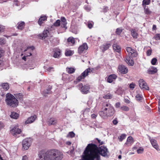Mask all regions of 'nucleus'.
<instances>
[{
	"instance_id": "nucleus-1",
	"label": "nucleus",
	"mask_w": 160,
	"mask_h": 160,
	"mask_svg": "<svg viewBox=\"0 0 160 160\" xmlns=\"http://www.w3.org/2000/svg\"><path fill=\"white\" fill-rule=\"evenodd\" d=\"M108 152L106 147L102 146L99 148L95 144H89L86 147L80 160H100L99 155L103 157L107 156Z\"/></svg>"
},
{
	"instance_id": "nucleus-2",
	"label": "nucleus",
	"mask_w": 160,
	"mask_h": 160,
	"mask_svg": "<svg viewBox=\"0 0 160 160\" xmlns=\"http://www.w3.org/2000/svg\"><path fill=\"white\" fill-rule=\"evenodd\" d=\"M38 156L42 160H62L63 157L62 152L55 149L41 150L39 152Z\"/></svg>"
},
{
	"instance_id": "nucleus-3",
	"label": "nucleus",
	"mask_w": 160,
	"mask_h": 160,
	"mask_svg": "<svg viewBox=\"0 0 160 160\" xmlns=\"http://www.w3.org/2000/svg\"><path fill=\"white\" fill-rule=\"evenodd\" d=\"M115 111L113 107L110 103L104 102L102 103L101 110L99 112L100 116L103 119L112 116Z\"/></svg>"
},
{
	"instance_id": "nucleus-4",
	"label": "nucleus",
	"mask_w": 160,
	"mask_h": 160,
	"mask_svg": "<svg viewBox=\"0 0 160 160\" xmlns=\"http://www.w3.org/2000/svg\"><path fill=\"white\" fill-rule=\"evenodd\" d=\"M5 101L7 104L10 107L14 108L18 105V100L10 93L6 94Z\"/></svg>"
},
{
	"instance_id": "nucleus-5",
	"label": "nucleus",
	"mask_w": 160,
	"mask_h": 160,
	"mask_svg": "<svg viewBox=\"0 0 160 160\" xmlns=\"http://www.w3.org/2000/svg\"><path fill=\"white\" fill-rule=\"evenodd\" d=\"M93 70L94 68H87L77 78V80L78 82L80 81L82 79H84L86 76L88 75L89 73H93Z\"/></svg>"
},
{
	"instance_id": "nucleus-6",
	"label": "nucleus",
	"mask_w": 160,
	"mask_h": 160,
	"mask_svg": "<svg viewBox=\"0 0 160 160\" xmlns=\"http://www.w3.org/2000/svg\"><path fill=\"white\" fill-rule=\"evenodd\" d=\"M78 87L83 94H86L89 92L90 86L88 84L83 85L82 83H80L78 85Z\"/></svg>"
},
{
	"instance_id": "nucleus-7",
	"label": "nucleus",
	"mask_w": 160,
	"mask_h": 160,
	"mask_svg": "<svg viewBox=\"0 0 160 160\" xmlns=\"http://www.w3.org/2000/svg\"><path fill=\"white\" fill-rule=\"evenodd\" d=\"M31 140L30 138H27L24 139L22 142L23 148L25 150L28 149L31 145Z\"/></svg>"
},
{
	"instance_id": "nucleus-8",
	"label": "nucleus",
	"mask_w": 160,
	"mask_h": 160,
	"mask_svg": "<svg viewBox=\"0 0 160 160\" xmlns=\"http://www.w3.org/2000/svg\"><path fill=\"white\" fill-rule=\"evenodd\" d=\"M126 50L128 52V56L132 57H136L138 54L136 51L130 47H127Z\"/></svg>"
},
{
	"instance_id": "nucleus-9",
	"label": "nucleus",
	"mask_w": 160,
	"mask_h": 160,
	"mask_svg": "<svg viewBox=\"0 0 160 160\" xmlns=\"http://www.w3.org/2000/svg\"><path fill=\"white\" fill-rule=\"evenodd\" d=\"M139 85L141 89L143 90H149V88L147 83L143 79H140L139 81Z\"/></svg>"
},
{
	"instance_id": "nucleus-10",
	"label": "nucleus",
	"mask_w": 160,
	"mask_h": 160,
	"mask_svg": "<svg viewBox=\"0 0 160 160\" xmlns=\"http://www.w3.org/2000/svg\"><path fill=\"white\" fill-rule=\"evenodd\" d=\"M10 132L12 135L15 136L18 134H20L21 132V130L18 127L16 126L11 129Z\"/></svg>"
},
{
	"instance_id": "nucleus-11",
	"label": "nucleus",
	"mask_w": 160,
	"mask_h": 160,
	"mask_svg": "<svg viewBox=\"0 0 160 160\" xmlns=\"http://www.w3.org/2000/svg\"><path fill=\"white\" fill-rule=\"evenodd\" d=\"M149 139L153 147L158 151H160V149L159 148L157 141L154 139L151 138L150 137L149 138Z\"/></svg>"
},
{
	"instance_id": "nucleus-12",
	"label": "nucleus",
	"mask_w": 160,
	"mask_h": 160,
	"mask_svg": "<svg viewBox=\"0 0 160 160\" xmlns=\"http://www.w3.org/2000/svg\"><path fill=\"white\" fill-rule=\"evenodd\" d=\"M118 70L121 73L125 74L128 72V68L123 65H119L118 67Z\"/></svg>"
},
{
	"instance_id": "nucleus-13",
	"label": "nucleus",
	"mask_w": 160,
	"mask_h": 160,
	"mask_svg": "<svg viewBox=\"0 0 160 160\" xmlns=\"http://www.w3.org/2000/svg\"><path fill=\"white\" fill-rule=\"evenodd\" d=\"M88 47L86 43H84L82 45L80 46L78 48V52L80 54L82 53L85 50L88 49Z\"/></svg>"
},
{
	"instance_id": "nucleus-14",
	"label": "nucleus",
	"mask_w": 160,
	"mask_h": 160,
	"mask_svg": "<svg viewBox=\"0 0 160 160\" xmlns=\"http://www.w3.org/2000/svg\"><path fill=\"white\" fill-rule=\"evenodd\" d=\"M57 122V119L54 118L48 119L47 121V123L49 125H55L56 124Z\"/></svg>"
},
{
	"instance_id": "nucleus-15",
	"label": "nucleus",
	"mask_w": 160,
	"mask_h": 160,
	"mask_svg": "<svg viewBox=\"0 0 160 160\" xmlns=\"http://www.w3.org/2000/svg\"><path fill=\"white\" fill-rule=\"evenodd\" d=\"M37 117L36 115L31 116L28 118L27 120L25 122V124H27L33 122L37 118Z\"/></svg>"
},
{
	"instance_id": "nucleus-16",
	"label": "nucleus",
	"mask_w": 160,
	"mask_h": 160,
	"mask_svg": "<svg viewBox=\"0 0 160 160\" xmlns=\"http://www.w3.org/2000/svg\"><path fill=\"white\" fill-rule=\"evenodd\" d=\"M117 77V75L115 74L110 75L107 78V81L109 83H112L116 79Z\"/></svg>"
},
{
	"instance_id": "nucleus-17",
	"label": "nucleus",
	"mask_w": 160,
	"mask_h": 160,
	"mask_svg": "<svg viewBox=\"0 0 160 160\" xmlns=\"http://www.w3.org/2000/svg\"><path fill=\"white\" fill-rule=\"evenodd\" d=\"M134 140L133 138L131 136L128 138L126 142L124 144L125 146H129L133 143Z\"/></svg>"
},
{
	"instance_id": "nucleus-18",
	"label": "nucleus",
	"mask_w": 160,
	"mask_h": 160,
	"mask_svg": "<svg viewBox=\"0 0 160 160\" xmlns=\"http://www.w3.org/2000/svg\"><path fill=\"white\" fill-rule=\"evenodd\" d=\"M132 57H129L127 56L126 59H125V61L129 65L131 66H132L133 65L134 63V61H133L132 59L131 58Z\"/></svg>"
},
{
	"instance_id": "nucleus-19",
	"label": "nucleus",
	"mask_w": 160,
	"mask_h": 160,
	"mask_svg": "<svg viewBox=\"0 0 160 160\" xmlns=\"http://www.w3.org/2000/svg\"><path fill=\"white\" fill-rule=\"evenodd\" d=\"M1 87V88H0V89L2 91H6L8 90L9 88V85L7 83H2Z\"/></svg>"
},
{
	"instance_id": "nucleus-20",
	"label": "nucleus",
	"mask_w": 160,
	"mask_h": 160,
	"mask_svg": "<svg viewBox=\"0 0 160 160\" xmlns=\"http://www.w3.org/2000/svg\"><path fill=\"white\" fill-rule=\"evenodd\" d=\"M157 68L154 67H152L148 70V73L150 74H153L157 72Z\"/></svg>"
},
{
	"instance_id": "nucleus-21",
	"label": "nucleus",
	"mask_w": 160,
	"mask_h": 160,
	"mask_svg": "<svg viewBox=\"0 0 160 160\" xmlns=\"http://www.w3.org/2000/svg\"><path fill=\"white\" fill-rule=\"evenodd\" d=\"M54 52L53 57L55 58H59L61 54L60 50L59 49L56 48L54 50Z\"/></svg>"
},
{
	"instance_id": "nucleus-22",
	"label": "nucleus",
	"mask_w": 160,
	"mask_h": 160,
	"mask_svg": "<svg viewBox=\"0 0 160 160\" xmlns=\"http://www.w3.org/2000/svg\"><path fill=\"white\" fill-rule=\"evenodd\" d=\"M48 33L49 31L48 30H44L42 33L39 35V36L40 37V39H42L45 38L48 36Z\"/></svg>"
},
{
	"instance_id": "nucleus-23",
	"label": "nucleus",
	"mask_w": 160,
	"mask_h": 160,
	"mask_svg": "<svg viewBox=\"0 0 160 160\" xmlns=\"http://www.w3.org/2000/svg\"><path fill=\"white\" fill-rule=\"evenodd\" d=\"M61 26L63 27L65 29L67 28V27L66 26V25L67 24V22H66V20L65 18L64 17H62L61 18Z\"/></svg>"
},
{
	"instance_id": "nucleus-24",
	"label": "nucleus",
	"mask_w": 160,
	"mask_h": 160,
	"mask_svg": "<svg viewBox=\"0 0 160 160\" xmlns=\"http://www.w3.org/2000/svg\"><path fill=\"white\" fill-rule=\"evenodd\" d=\"M113 48L115 52L119 53L121 51V47L117 43H114L113 44Z\"/></svg>"
},
{
	"instance_id": "nucleus-25",
	"label": "nucleus",
	"mask_w": 160,
	"mask_h": 160,
	"mask_svg": "<svg viewBox=\"0 0 160 160\" xmlns=\"http://www.w3.org/2000/svg\"><path fill=\"white\" fill-rule=\"evenodd\" d=\"M25 26V23L24 22L21 21L18 23L17 28L18 29L22 30L24 28Z\"/></svg>"
},
{
	"instance_id": "nucleus-26",
	"label": "nucleus",
	"mask_w": 160,
	"mask_h": 160,
	"mask_svg": "<svg viewBox=\"0 0 160 160\" xmlns=\"http://www.w3.org/2000/svg\"><path fill=\"white\" fill-rule=\"evenodd\" d=\"M51 88H50L49 89L43 91L42 92V94L43 96L46 97L47 96L48 94H51L52 93V92L50 90Z\"/></svg>"
},
{
	"instance_id": "nucleus-27",
	"label": "nucleus",
	"mask_w": 160,
	"mask_h": 160,
	"mask_svg": "<svg viewBox=\"0 0 160 160\" xmlns=\"http://www.w3.org/2000/svg\"><path fill=\"white\" fill-rule=\"evenodd\" d=\"M47 17L45 16H41L39 19L38 21V23L40 25H41L42 23H43L44 21L46 20Z\"/></svg>"
},
{
	"instance_id": "nucleus-28",
	"label": "nucleus",
	"mask_w": 160,
	"mask_h": 160,
	"mask_svg": "<svg viewBox=\"0 0 160 160\" xmlns=\"http://www.w3.org/2000/svg\"><path fill=\"white\" fill-rule=\"evenodd\" d=\"M10 116L12 118L14 119H17L19 117V115L18 113L13 112H11V114L10 115Z\"/></svg>"
},
{
	"instance_id": "nucleus-29",
	"label": "nucleus",
	"mask_w": 160,
	"mask_h": 160,
	"mask_svg": "<svg viewBox=\"0 0 160 160\" xmlns=\"http://www.w3.org/2000/svg\"><path fill=\"white\" fill-rule=\"evenodd\" d=\"M131 33L132 37L134 38H138V34L136 32L135 29H132L131 30Z\"/></svg>"
},
{
	"instance_id": "nucleus-30",
	"label": "nucleus",
	"mask_w": 160,
	"mask_h": 160,
	"mask_svg": "<svg viewBox=\"0 0 160 160\" xmlns=\"http://www.w3.org/2000/svg\"><path fill=\"white\" fill-rule=\"evenodd\" d=\"M111 45V44L109 43H106V44L103 45L102 48H103L102 50L103 51H104L107 50L108 49L110 46Z\"/></svg>"
},
{
	"instance_id": "nucleus-31",
	"label": "nucleus",
	"mask_w": 160,
	"mask_h": 160,
	"mask_svg": "<svg viewBox=\"0 0 160 160\" xmlns=\"http://www.w3.org/2000/svg\"><path fill=\"white\" fill-rule=\"evenodd\" d=\"M90 111L89 108H86L83 111H82V114H83V115L84 117H88V113Z\"/></svg>"
},
{
	"instance_id": "nucleus-32",
	"label": "nucleus",
	"mask_w": 160,
	"mask_h": 160,
	"mask_svg": "<svg viewBox=\"0 0 160 160\" xmlns=\"http://www.w3.org/2000/svg\"><path fill=\"white\" fill-rule=\"evenodd\" d=\"M67 41L69 44H71L72 45H73L74 43L75 40L72 37H69L68 38Z\"/></svg>"
},
{
	"instance_id": "nucleus-33",
	"label": "nucleus",
	"mask_w": 160,
	"mask_h": 160,
	"mask_svg": "<svg viewBox=\"0 0 160 160\" xmlns=\"http://www.w3.org/2000/svg\"><path fill=\"white\" fill-rule=\"evenodd\" d=\"M66 71L69 73H72L74 72L75 69L72 68H66Z\"/></svg>"
},
{
	"instance_id": "nucleus-34",
	"label": "nucleus",
	"mask_w": 160,
	"mask_h": 160,
	"mask_svg": "<svg viewBox=\"0 0 160 160\" xmlns=\"http://www.w3.org/2000/svg\"><path fill=\"white\" fill-rule=\"evenodd\" d=\"M136 100L139 101H141L143 99L142 95L140 94H138L136 96Z\"/></svg>"
},
{
	"instance_id": "nucleus-35",
	"label": "nucleus",
	"mask_w": 160,
	"mask_h": 160,
	"mask_svg": "<svg viewBox=\"0 0 160 160\" xmlns=\"http://www.w3.org/2000/svg\"><path fill=\"white\" fill-rule=\"evenodd\" d=\"M126 136V135L125 134H122L118 138L119 141H122L125 138Z\"/></svg>"
},
{
	"instance_id": "nucleus-36",
	"label": "nucleus",
	"mask_w": 160,
	"mask_h": 160,
	"mask_svg": "<svg viewBox=\"0 0 160 160\" xmlns=\"http://www.w3.org/2000/svg\"><path fill=\"white\" fill-rule=\"evenodd\" d=\"M120 109L122 111H127L129 110V108L127 106H123L121 107Z\"/></svg>"
},
{
	"instance_id": "nucleus-37",
	"label": "nucleus",
	"mask_w": 160,
	"mask_h": 160,
	"mask_svg": "<svg viewBox=\"0 0 160 160\" xmlns=\"http://www.w3.org/2000/svg\"><path fill=\"white\" fill-rule=\"evenodd\" d=\"M103 97L106 99H111L112 98V95L109 93L104 95Z\"/></svg>"
},
{
	"instance_id": "nucleus-38",
	"label": "nucleus",
	"mask_w": 160,
	"mask_h": 160,
	"mask_svg": "<svg viewBox=\"0 0 160 160\" xmlns=\"http://www.w3.org/2000/svg\"><path fill=\"white\" fill-rule=\"evenodd\" d=\"M122 29L121 28H118L116 30V33L117 34L120 35L122 32Z\"/></svg>"
},
{
	"instance_id": "nucleus-39",
	"label": "nucleus",
	"mask_w": 160,
	"mask_h": 160,
	"mask_svg": "<svg viewBox=\"0 0 160 160\" xmlns=\"http://www.w3.org/2000/svg\"><path fill=\"white\" fill-rule=\"evenodd\" d=\"M61 21L60 20H57L55 22L52 26H54L55 27H58L60 26V24H61Z\"/></svg>"
},
{
	"instance_id": "nucleus-40",
	"label": "nucleus",
	"mask_w": 160,
	"mask_h": 160,
	"mask_svg": "<svg viewBox=\"0 0 160 160\" xmlns=\"http://www.w3.org/2000/svg\"><path fill=\"white\" fill-rule=\"evenodd\" d=\"M16 97L17 99L20 100H22V95L20 93L17 94L16 95Z\"/></svg>"
},
{
	"instance_id": "nucleus-41",
	"label": "nucleus",
	"mask_w": 160,
	"mask_h": 160,
	"mask_svg": "<svg viewBox=\"0 0 160 160\" xmlns=\"http://www.w3.org/2000/svg\"><path fill=\"white\" fill-rule=\"evenodd\" d=\"M75 135V134L73 132H71L69 133L68 135H67V137L72 138L74 137Z\"/></svg>"
},
{
	"instance_id": "nucleus-42",
	"label": "nucleus",
	"mask_w": 160,
	"mask_h": 160,
	"mask_svg": "<svg viewBox=\"0 0 160 160\" xmlns=\"http://www.w3.org/2000/svg\"><path fill=\"white\" fill-rule=\"evenodd\" d=\"M72 54V52L71 50H67L65 52V55L66 56H69Z\"/></svg>"
},
{
	"instance_id": "nucleus-43",
	"label": "nucleus",
	"mask_w": 160,
	"mask_h": 160,
	"mask_svg": "<svg viewBox=\"0 0 160 160\" xmlns=\"http://www.w3.org/2000/svg\"><path fill=\"white\" fill-rule=\"evenodd\" d=\"M144 12L147 14H149L151 12L147 8H144Z\"/></svg>"
},
{
	"instance_id": "nucleus-44",
	"label": "nucleus",
	"mask_w": 160,
	"mask_h": 160,
	"mask_svg": "<svg viewBox=\"0 0 160 160\" xmlns=\"http://www.w3.org/2000/svg\"><path fill=\"white\" fill-rule=\"evenodd\" d=\"M157 59L156 58H153L151 61V64L153 65H155L157 62Z\"/></svg>"
},
{
	"instance_id": "nucleus-45",
	"label": "nucleus",
	"mask_w": 160,
	"mask_h": 160,
	"mask_svg": "<svg viewBox=\"0 0 160 160\" xmlns=\"http://www.w3.org/2000/svg\"><path fill=\"white\" fill-rule=\"evenodd\" d=\"M143 148L142 147H141L137 150V152L138 154L142 153L143 152Z\"/></svg>"
},
{
	"instance_id": "nucleus-46",
	"label": "nucleus",
	"mask_w": 160,
	"mask_h": 160,
	"mask_svg": "<svg viewBox=\"0 0 160 160\" xmlns=\"http://www.w3.org/2000/svg\"><path fill=\"white\" fill-rule=\"evenodd\" d=\"M154 38L157 40H160V34H156L154 36Z\"/></svg>"
},
{
	"instance_id": "nucleus-47",
	"label": "nucleus",
	"mask_w": 160,
	"mask_h": 160,
	"mask_svg": "<svg viewBox=\"0 0 160 160\" xmlns=\"http://www.w3.org/2000/svg\"><path fill=\"white\" fill-rule=\"evenodd\" d=\"M150 0H143V4L145 5H148L150 3Z\"/></svg>"
},
{
	"instance_id": "nucleus-48",
	"label": "nucleus",
	"mask_w": 160,
	"mask_h": 160,
	"mask_svg": "<svg viewBox=\"0 0 160 160\" xmlns=\"http://www.w3.org/2000/svg\"><path fill=\"white\" fill-rule=\"evenodd\" d=\"M115 107L117 108H120V102H118L116 103L115 105Z\"/></svg>"
},
{
	"instance_id": "nucleus-49",
	"label": "nucleus",
	"mask_w": 160,
	"mask_h": 160,
	"mask_svg": "<svg viewBox=\"0 0 160 160\" xmlns=\"http://www.w3.org/2000/svg\"><path fill=\"white\" fill-rule=\"evenodd\" d=\"M108 7L107 6H104L103 8V11L104 12H107L108 10Z\"/></svg>"
},
{
	"instance_id": "nucleus-50",
	"label": "nucleus",
	"mask_w": 160,
	"mask_h": 160,
	"mask_svg": "<svg viewBox=\"0 0 160 160\" xmlns=\"http://www.w3.org/2000/svg\"><path fill=\"white\" fill-rule=\"evenodd\" d=\"M112 122L114 125L117 124L118 123L117 119V118H115L114 120H113Z\"/></svg>"
},
{
	"instance_id": "nucleus-51",
	"label": "nucleus",
	"mask_w": 160,
	"mask_h": 160,
	"mask_svg": "<svg viewBox=\"0 0 160 160\" xmlns=\"http://www.w3.org/2000/svg\"><path fill=\"white\" fill-rule=\"evenodd\" d=\"M93 24L91 22H88V27L89 28H91L93 27Z\"/></svg>"
},
{
	"instance_id": "nucleus-52",
	"label": "nucleus",
	"mask_w": 160,
	"mask_h": 160,
	"mask_svg": "<svg viewBox=\"0 0 160 160\" xmlns=\"http://www.w3.org/2000/svg\"><path fill=\"white\" fill-rule=\"evenodd\" d=\"M15 5L17 6H19V3L18 0H15L14 1V4Z\"/></svg>"
},
{
	"instance_id": "nucleus-53",
	"label": "nucleus",
	"mask_w": 160,
	"mask_h": 160,
	"mask_svg": "<svg viewBox=\"0 0 160 160\" xmlns=\"http://www.w3.org/2000/svg\"><path fill=\"white\" fill-rule=\"evenodd\" d=\"M151 51L150 50H148L147 52V54L148 56H149L151 55Z\"/></svg>"
},
{
	"instance_id": "nucleus-54",
	"label": "nucleus",
	"mask_w": 160,
	"mask_h": 160,
	"mask_svg": "<svg viewBox=\"0 0 160 160\" xmlns=\"http://www.w3.org/2000/svg\"><path fill=\"white\" fill-rule=\"evenodd\" d=\"M135 85L133 83H131L129 85V87L132 89H133L134 88Z\"/></svg>"
},
{
	"instance_id": "nucleus-55",
	"label": "nucleus",
	"mask_w": 160,
	"mask_h": 160,
	"mask_svg": "<svg viewBox=\"0 0 160 160\" xmlns=\"http://www.w3.org/2000/svg\"><path fill=\"white\" fill-rule=\"evenodd\" d=\"M96 139L98 140V142L99 143L100 145H102L104 143L103 142L101 141L98 138H97Z\"/></svg>"
},
{
	"instance_id": "nucleus-56",
	"label": "nucleus",
	"mask_w": 160,
	"mask_h": 160,
	"mask_svg": "<svg viewBox=\"0 0 160 160\" xmlns=\"http://www.w3.org/2000/svg\"><path fill=\"white\" fill-rule=\"evenodd\" d=\"M97 116V115L95 114H92L91 115V118H92L95 119V118Z\"/></svg>"
},
{
	"instance_id": "nucleus-57",
	"label": "nucleus",
	"mask_w": 160,
	"mask_h": 160,
	"mask_svg": "<svg viewBox=\"0 0 160 160\" xmlns=\"http://www.w3.org/2000/svg\"><path fill=\"white\" fill-rule=\"evenodd\" d=\"M124 101L125 102L127 103H130V101L128 99H125L124 100Z\"/></svg>"
},
{
	"instance_id": "nucleus-58",
	"label": "nucleus",
	"mask_w": 160,
	"mask_h": 160,
	"mask_svg": "<svg viewBox=\"0 0 160 160\" xmlns=\"http://www.w3.org/2000/svg\"><path fill=\"white\" fill-rule=\"evenodd\" d=\"M28 158L27 156L25 155L23 157L22 160H28Z\"/></svg>"
},
{
	"instance_id": "nucleus-59",
	"label": "nucleus",
	"mask_w": 160,
	"mask_h": 160,
	"mask_svg": "<svg viewBox=\"0 0 160 160\" xmlns=\"http://www.w3.org/2000/svg\"><path fill=\"white\" fill-rule=\"evenodd\" d=\"M4 28V27L0 25V32H2Z\"/></svg>"
},
{
	"instance_id": "nucleus-60",
	"label": "nucleus",
	"mask_w": 160,
	"mask_h": 160,
	"mask_svg": "<svg viewBox=\"0 0 160 160\" xmlns=\"http://www.w3.org/2000/svg\"><path fill=\"white\" fill-rule=\"evenodd\" d=\"M53 69V68H52V67H49L48 68L47 70L49 72H50L51 71H52V70Z\"/></svg>"
},
{
	"instance_id": "nucleus-61",
	"label": "nucleus",
	"mask_w": 160,
	"mask_h": 160,
	"mask_svg": "<svg viewBox=\"0 0 160 160\" xmlns=\"http://www.w3.org/2000/svg\"><path fill=\"white\" fill-rule=\"evenodd\" d=\"M4 127L3 124L0 122V130Z\"/></svg>"
},
{
	"instance_id": "nucleus-62",
	"label": "nucleus",
	"mask_w": 160,
	"mask_h": 160,
	"mask_svg": "<svg viewBox=\"0 0 160 160\" xmlns=\"http://www.w3.org/2000/svg\"><path fill=\"white\" fill-rule=\"evenodd\" d=\"M84 8L88 10V11H90V9L87 6H85L84 7Z\"/></svg>"
},
{
	"instance_id": "nucleus-63",
	"label": "nucleus",
	"mask_w": 160,
	"mask_h": 160,
	"mask_svg": "<svg viewBox=\"0 0 160 160\" xmlns=\"http://www.w3.org/2000/svg\"><path fill=\"white\" fill-rule=\"evenodd\" d=\"M152 29L153 30H155L156 29V25H153Z\"/></svg>"
},
{
	"instance_id": "nucleus-64",
	"label": "nucleus",
	"mask_w": 160,
	"mask_h": 160,
	"mask_svg": "<svg viewBox=\"0 0 160 160\" xmlns=\"http://www.w3.org/2000/svg\"><path fill=\"white\" fill-rule=\"evenodd\" d=\"M32 55V54L31 52H30L29 53H28V54H26L25 55V56H26V57L28 56H30Z\"/></svg>"
}]
</instances>
